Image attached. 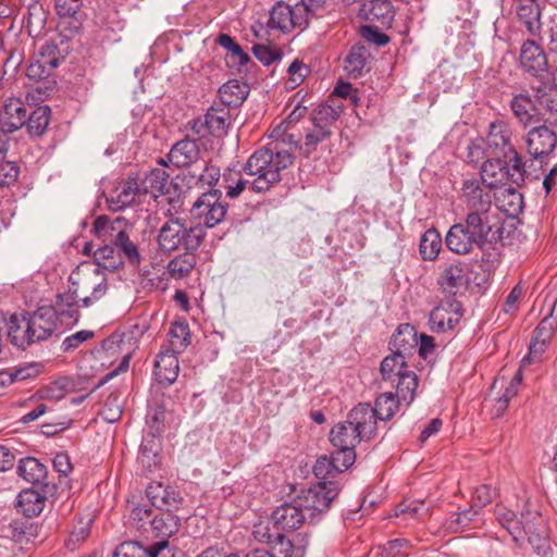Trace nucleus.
Here are the masks:
<instances>
[{
	"mask_svg": "<svg viewBox=\"0 0 557 557\" xmlns=\"http://www.w3.org/2000/svg\"><path fill=\"white\" fill-rule=\"evenodd\" d=\"M504 226L484 212H468L462 222L451 225L445 236L446 247L454 253L466 256L474 247L483 251L482 260L498 262L503 247Z\"/></svg>",
	"mask_w": 557,
	"mask_h": 557,
	"instance_id": "nucleus-1",
	"label": "nucleus"
},
{
	"mask_svg": "<svg viewBox=\"0 0 557 557\" xmlns=\"http://www.w3.org/2000/svg\"><path fill=\"white\" fill-rule=\"evenodd\" d=\"M297 149L298 141L294 136L284 135L256 150L244 166V172L253 177L250 188L256 193H265L281 182V172L294 163Z\"/></svg>",
	"mask_w": 557,
	"mask_h": 557,
	"instance_id": "nucleus-2",
	"label": "nucleus"
},
{
	"mask_svg": "<svg viewBox=\"0 0 557 557\" xmlns=\"http://www.w3.org/2000/svg\"><path fill=\"white\" fill-rule=\"evenodd\" d=\"M206 235L207 232L200 223L187 225L184 219L170 215L159 230L158 248L163 253H171L178 249L198 250Z\"/></svg>",
	"mask_w": 557,
	"mask_h": 557,
	"instance_id": "nucleus-3",
	"label": "nucleus"
},
{
	"mask_svg": "<svg viewBox=\"0 0 557 557\" xmlns=\"http://www.w3.org/2000/svg\"><path fill=\"white\" fill-rule=\"evenodd\" d=\"M126 227L127 223L123 218L111 220L107 215H99L94 221L92 232L103 242L112 243L122 259L125 258L133 268H139L143 258L138 246L129 238Z\"/></svg>",
	"mask_w": 557,
	"mask_h": 557,
	"instance_id": "nucleus-4",
	"label": "nucleus"
},
{
	"mask_svg": "<svg viewBox=\"0 0 557 557\" xmlns=\"http://www.w3.org/2000/svg\"><path fill=\"white\" fill-rule=\"evenodd\" d=\"M228 205L222 201V191L211 189L203 193L193 205L191 214L199 219L201 226L212 228L225 220Z\"/></svg>",
	"mask_w": 557,
	"mask_h": 557,
	"instance_id": "nucleus-5",
	"label": "nucleus"
},
{
	"mask_svg": "<svg viewBox=\"0 0 557 557\" xmlns=\"http://www.w3.org/2000/svg\"><path fill=\"white\" fill-rule=\"evenodd\" d=\"M525 149L532 160L546 164L557 149V133L546 123L532 127L525 134Z\"/></svg>",
	"mask_w": 557,
	"mask_h": 557,
	"instance_id": "nucleus-6",
	"label": "nucleus"
},
{
	"mask_svg": "<svg viewBox=\"0 0 557 557\" xmlns=\"http://www.w3.org/2000/svg\"><path fill=\"white\" fill-rule=\"evenodd\" d=\"M523 518V543L530 544L540 557H548L550 547L543 517L537 511L527 510Z\"/></svg>",
	"mask_w": 557,
	"mask_h": 557,
	"instance_id": "nucleus-7",
	"label": "nucleus"
},
{
	"mask_svg": "<svg viewBox=\"0 0 557 557\" xmlns=\"http://www.w3.org/2000/svg\"><path fill=\"white\" fill-rule=\"evenodd\" d=\"M308 24L301 10L296 4L290 7L283 1H277L270 11L268 27L288 34L295 28L304 29Z\"/></svg>",
	"mask_w": 557,
	"mask_h": 557,
	"instance_id": "nucleus-8",
	"label": "nucleus"
},
{
	"mask_svg": "<svg viewBox=\"0 0 557 557\" xmlns=\"http://www.w3.org/2000/svg\"><path fill=\"white\" fill-rule=\"evenodd\" d=\"M78 287L73 283L66 292L55 296L52 305L46 306L54 311L58 324L70 327L78 322Z\"/></svg>",
	"mask_w": 557,
	"mask_h": 557,
	"instance_id": "nucleus-9",
	"label": "nucleus"
},
{
	"mask_svg": "<svg viewBox=\"0 0 557 557\" xmlns=\"http://www.w3.org/2000/svg\"><path fill=\"white\" fill-rule=\"evenodd\" d=\"M34 344L48 339L57 330V315L51 308L41 306L34 312L24 311Z\"/></svg>",
	"mask_w": 557,
	"mask_h": 557,
	"instance_id": "nucleus-10",
	"label": "nucleus"
},
{
	"mask_svg": "<svg viewBox=\"0 0 557 557\" xmlns=\"http://www.w3.org/2000/svg\"><path fill=\"white\" fill-rule=\"evenodd\" d=\"M57 486L54 484H44L42 487L23 490L17 496L18 510L28 518L41 513L48 497L54 496Z\"/></svg>",
	"mask_w": 557,
	"mask_h": 557,
	"instance_id": "nucleus-11",
	"label": "nucleus"
},
{
	"mask_svg": "<svg viewBox=\"0 0 557 557\" xmlns=\"http://www.w3.org/2000/svg\"><path fill=\"white\" fill-rule=\"evenodd\" d=\"M146 495L151 505L164 511L178 510L184 504L181 493L161 482H151L146 488Z\"/></svg>",
	"mask_w": 557,
	"mask_h": 557,
	"instance_id": "nucleus-12",
	"label": "nucleus"
},
{
	"mask_svg": "<svg viewBox=\"0 0 557 557\" xmlns=\"http://www.w3.org/2000/svg\"><path fill=\"white\" fill-rule=\"evenodd\" d=\"M537 101L540 123L557 126V88L550 84L531 87Z\"/></svg>",
	"mask_w": 557,
	"mask_h": 557,
	"instance_id": "nucleus-13",
	"label": "nucleus"
},
{
	"mask_svg": "<svg viewBox=\"0 0 557 557\" xmlns=\"http://www.w3.org/2000/svg\"><path fill=\"white\" fill-rule=\"evenodd\" d=\"M170 554V543L166 540L157 541L148 546L138 541H126L116 546L112 557H168Z\"/></svg>",
	"mask_w": 557,
	"mask_h": 557,
	"instance_id": "nucleus-14",
	"label": "nucleus"
},
{
	"mask_svg": "<svg viewBox=\"0 0 557 557\" xmlns=\"http://www.w3.org/2000/svg\"><path fill=\"white\" fill-rule=\"evenodd\" d=\"M357 16L366 22L376 23L382 27H391L395 10L389 0H363Z\"/></svg>",
	"mask_w": 557,
	"mask_h": 557,
	"instance_id": "nucleus-15",
	"label": "nucleus"
},
{
	"mask_svg": "<svg viewBox=\"0 0 557 557\" xmlns=\"http://www.w3.org/2000/svg\"><path fill=\"white\" fill-rule=\"evenodd\" d=\"M201 156L199 139H193L189 136L176 141L169 154V161L176 168H193L198 163Z\"/></svg>",
	"mask_w": 557,
	"mask_h": 557,
	"instance_id": "nucleus-16",
	"label": "nucleus"
},
{
	"mask_svg": "<svg viewBox=\"0 0 557 557\" xmlns=\"http://www.w3.org/2000/svg\"><path fill=\"white\" fill-rule=\"evenodd\" d=\"M510 110L515 119L524 128L533 124L540 123L537 112V101L534 94L528 91L513 94L509 102Z\"/></svg>",
	"mask_w": 557,
	"mask_h": 557,
	"instance_id": "nucleus-17",
	"label": "nucleus"
},
{
	"mask_svg": "<svg viewBox=\"0 0 557 557\" xmlns=\"http://www.w3.org/2000/svg\"><path fill=\"white\" fill-rule=\"evenodd\" d=\"M271 518L274 529L281 532L298 530L307 521V516L294 504V500L276 507Z\"/></svg>",
	"mask_w": 557,
	"mask_h": 557,
	"instance_id": "nucleus-18",
	"label": "nucleus"
},
{
	"mask_svg": "<svg viewBox=\"0 0 557 557\" xmlns=\"http://www.w3.org/2000/svg\"><path fill=\"white\" fill-rule=\"evenodd\" d=\"M54 9L60 18L58 28L61 32H69V35H75L82 27L79 18L83 0H53Z\"/></svg>",
	"mask_w": 557,
	"mask_h": 557,
	"instance_id": "nucleus-19",
	"label": "nucleus"
},
{
	"mask_svg": "<svg viewBox=\"0 0 557 557\" xmlns=\"http://www.w3.org/2000/svg\"><path fill=\"white\" fill-rule=\"evenodd\" d=\"M346 420L356 428L362 436L370 441L376 435V421L372 407L368 403H360L347 414Z\"/></svg>",
	"mask_w": 557,
	"mask_h": 557,
	"instance_id": "nucleus-20",
	"label": "nucleus"
},
{
	"mask_svg": "<svg viewBox=\"0 0 557 557\" xmlns=\"http://www.w3.org/2000/svg\"><path fill=\"white\" fill-rule=\"evenodd\" d=\"M520 64L531 76L539 77L547 71V58L543 49L533 40L523 42L520 51Z\"/></svg>",
	"mask_w": 557,
	"mask_h": 557,
	"instance_id": "nucleus-21",
	"label": "nucleus"
},
{
	"mask_svg": "<svg viewBox=\"0 0 557 557\" xmlns=\"http://www.w3.org/2000/svg\"><path fill=\"white\" fill-rule=\"evenodd\" d=\"M177 355L168 348L157 355L153 373L159 384L169 386L176 381L180 372Z\"/></svg>",
	"mask_w": 557,
	"mask_h": 557,
	"instance_id": "nucleus-22",
	"label": "nucleus"
},
{
	"mask_svg": "<svg viewBox=\"0 0 557 557\" xmlns=\"http://www.w3.org/2000/svg\"><path fill=\"white\" fill-rule=\"evenodd\" d=\"M462 195L466 199L469 212H484L486 216H492L491 209V195L485 191L480 183L475 180H467L462 185Z\"/></svg>",
	"mask_w": 557,
	"mask_h": 557,
	"instance_id": "nucleus-23",
	"label": "nucleus"
},
{
	"mask_svg": "<svg viewBox=\"0 0 557 557\" xmlns=\"http://www.w3.org/2000/svg\"><path fill=\"white\" fill-rule=\"evenodd\" d=\"M27 109L18 98L8 99L0 109V125L7 132H15L26 123Z\"/></svg>",
	"mask_w": 557,
	"mask_h": 557,
	"instance_id": "nucleus-24",
	"label": "nucleus"
},
{
	"mask_svg": "<svg viewBox=\"0 0 557 557\" xmlns=\"http://www.w3.org/2000/svg\"><path fill=\"white\" fill-rule=\"evenodd\" d=\"M466 282V263L460 260H453L443 269L437 284L444 293L455 295Z\"/></svg>",
	"mask_w": 557,
	"mask_h": 557,
	"instance_id": "nucleus-25",
	"label": "nucleus"
},
{
	"mask_svg": "<svg viewBox=\"0 0 557 557\" xmlns=\"http://www.w3.org/2000/svg\"><path fill=\"white\" fill-rule=\"evenodd\" d=\"M138 195L136 180H126L119 183L107 197L109 209L120 211L131 206Z\"/></svg>",
	"mask_w": 557,
	"mask_h": 557,
	"instance_id": "nucleus-26",
	"label": "nucleus"
},
{
	"mask_svg": "<svg viewBox=\"0 0 557 557\" xmlns=\"http://www.w3.org/2000/svg\"><path fill=\"white\" fill-rule=\"evenodd\" d=\"M361 441H367L347 420L336 423L330 431V442L335 448L356 449Z\"/></svg>",
	"mask_w": 557,
	"mask_h": 557,
	"instance_id": "nucleus-27",
	"label": "nucleus"
},
{
	"mask_svg": "<svg viewBox=\"0 0 557 557\" xmlns=\"http://www.w3.org/2000/svg\"><path fill=\"white\" fill-rule=\"evenodd\" d=\"M17 474L34 487H42L44 484H50L48 479L47 466L41 463L35 457L22 458L17 463Z\"/></svg>",
	"mask_w": 557,
	"mask_h": 557,
	"instance_id": "nucleus-28",
	"label": "nucleus"
},
{
	"mask_svg": "<svg viewBox=\"0 0 557 557\" xmlns=\"http://www.w3.org/2000/svg\"><path fill=\"white\" fill-rule=\"evenodd\" d=\"M7 329L8 337L13 346L24 350L34 344L24 311L20 314H11L7 321Z\"/></svg>",
	"mask_w": 557,
	"mask_h": 557,
	"instance_id": "nucleus-29",
	"label": "nucleus"
},
{
	"mask_svg": "<svg viewBox=\"0 0 557 557\" xmlns=\"http://www.w3.org/2000/svg\"><path fill=\"white\" fill-rule=\"evenodd\" d=\"M205 124H207L209 135L219 138L225 136L231 126L230 108L222 103L212 106L205 114Z\"/></svg>",
	"mask_w": 557,
	"mask_h": 557,
	"instance_id": "nucleus-30",
	"label": "nucleus"
},
{
	"mask_svg": "<svg viewBox=\"0 0 557 557\" xmlns=\"http://www.w3.org/2000/svg\"><path fill=\"white\" fill-rule=\"evenodd\" d=\"M69 35L59 34L54 38L42 44L35 54L41 63L47 64L53 71L59 66L60 62L64 60L67 52V47L61 48L60 45Z\"/></svg>",
	"mask_w": 557,
	"mask_h": 557,
	"instance_id": "nucleus-31",
	"label": "nucleus"
},
{
	"mask_svg": "<svg viewBox=\"0 0 557 557\" xmlns=\"http://www.w3.org/2000/svg\"><path fill=\"white\" fill-rule=\"evenodd\" d=\"M508 174L507 162L499 158L488 159L481 166V180L490 189L505 184Z\"/></svg>",
	"mask_w": 557,
	"mask_h": 557,
	"instance_id": "nucleus-32",
	"label": "nucleus"
},
{
	"mask_svg": "<svg viewBox=\"0 0 557 557\" xmlns=\"http://www.w3.org/2000/svg\"><path fill=\"white\" fill-rule=\"evenodd\" d=\"M181 518L175 516L173 511H162L154 515L149 524L154 536L161 537L160 541L166 540L174 535L180 528Z\"/></svg>",
	"mask_w": 557,
	"mask_h": 557,
	"instance_id": "nucleus-33",
	"label": "nucleus"
},
{
	"mask_svg": "<svg viewBox=\"0 0 557 557\" xmlns=\"http://www.w3.org/2000/svg\"><path fill=\"white\" fill-rule=\"evenodd\" d=\"M370 57V51L364 45L355 44L345 58L344 69L347 75L352 78L362 76Z\"/></svg>",
	"mask_w": 557,
	"mask_h": 557,
	"instance_id": "nucleus-34",
	"label": "nucleus"
},
{
	"mask_svg": "<svg viewBox=\"0 0 557 557\" xmlns=\"http://www.w3.org/2000/svg\"><path fill=\"white\" fill-rule=\"evenodd\" d=\"M215 42L228 51V57L231 58L233 65L237 66L239 73L247 72L249 64L253 65L249 54L245 52L228 34H220L216 37Z\"/></svg>",
	"mask_w": 557,
	"mask_h": 557,
	"instance_id": "nucleus-35",
	"label": "nucleus"
},
{
	"mask_svg": "<svg viewBox=\"0 0 557 557\" xmlns=\"http://www.w3.org/2000/svg\"><path fill=\"white\" fill-rule=\"evenodd\" d=\"M248 94V85L237 79L226 82L219 89L221 103L227 108L239 107L246 100Z\"/></svg>",
	"mask_w": 557,
	"mask_h": 557,
	"instance_id": "nucleus-36",
	"label": "nucleus"
},
{
	"mask_svg": "<svg viewBox=\"0 0 557 557\" xmlns=\"http://www.w3.org/2000/svg\"><path fill=\"white\" fill-rule=\"evenodd\" d=\"M311 491L315 495L313 500L317 516H319L329 510L330 505L339 493V485L334 481H322L319 484L312 486Z\"/></svg>",
	"mask_w": 557,
	"mask_h": 557,
	"instance_id": "nucleus-37",
	"label": "nucleus"
},
{
	"mask_svg": "<svg viewBox=\"0 0 557 557\" xmlns=\"http://www.w3.org/2000/svg\"><path fill=\"white\" fill-rule=\"evenodd\" d=\"M511 136L512 132L509 124L503 120H496L488 126L486 141L490 147L507 151L510 147H513Z\"/></svg>",
	"mask_w": 557,
	"mask_h": 557,
	"instance_id": "nucleus-38",
	"label": "nucleus"
},
{
	"mask_svg": "<svg viewBox=\"0 0 557 557\" xmlns=\"http://www.w3.org/2000/svg\"><path fill=\"white\" fill-rule=\"evenodd\" d=\"M391 350L394 352L406 351V357L412 354L417 346V333L409 324H401L398 326L396 334L392 336L389 342Z\"/></svg>",
	"mask_w": 557,
	"mask_h": 557,
	"instance_id": "nucleus-39",
	"label": "nucleus"
},
{
	"mask_svg": "<svg viewBox=\"0 0 557 557\" xmlns=\"http://www.w3.org/2000/svg\"><path fill=\"white\" fill-rule=\"evenodd\" d=\"M407 357L406 351L394 352L386 356L380 366V372L384 381L395 382L396 379L406 370Z\"/></svg>",
	"mask_w": 557,
	"mask_h": 557,
	"instance_id": "nucleus-40",
	"label": "nucleus"
},
{
	"mask_svg": "<svg viewBox=\"0 0 557 557\" xmlns=\"http://www.w3.org/2000/svg\"><path fill=\"white\" fill-rule=\"evenodd\" d=\"M197 250H184L168 263V272L172 278H183L190 274L197 263Z\"/></svg>",
	"mask_w": 557,
	"mask_h": 557,
	"instance_id": "nucleus-41",
	"label": "nucleus"
},
{
	"mask_svg": "<svg viewBox=\"0 0 557 557\" xmlns=\"http://www.w3.org/2000/svg\"><path fill=\"white\" fill-rule=\"evenodd\" d=\"M95 262L102 267L104 270H109L111 272H114L119 269H121L124 264V260L121 257V253H119L116 247L109 242V244H104L100 246L95 252H94Z\"/></svg>",
	"mask_w": 557,
	"mask_h": 557,
	"instance_id": "nucleus-42",
	"label": "nucleus"
},
{
	"mask_svg": "<svg viewBox=\"0 0 557 557\" xmlns=\"http://www.w3.org/2000/svg\"><path fill=\"white\" fill-rule=\"evenodd\" d=\"M51 119V110L48 106H39L32 113H27L26 127L30 136L40 137L47 129Z\"/></svg>",
	"mask_w": 557,
	"mask_h": 557,
	"instance_id": "nucleus-43",
	"label": "nucleus"
},
{
	"mask_svg": "<svg viewBox=\"0 0 557 557\" xmlns=\"http://www.w3.org/2000/svg\"><path fill=\"white\" fill-rule=\"evenodd\" d=\"M460 309L461 302L455 299H449L436 306L429 315V325L431 331L437 333L445 332L447 315L451 314V311Z\"/></svg>",
	"mask_w": 557,
	"mask_h": 557,
	"instance_id": "nucleus-44",
	"label": "nucleus"
},
{
	"mask_svg": "<svg viewBox=\"0 0 557 557\" xmlns=\"http://www.w3.org/2000/svg\"><path fill=\"white\" fill-rule=\"evenodd\" d=\"M170 174L163 168L152 169L144 180L145 191L153 197L165 195L170 189Z\"/></svg>",
	"mask_w": 557,
	"mask_h": 557,
	"instance_id": "nucleus-45",
	"label": "nucleus"
},
{
	"mask_svg": "<svg viewBox=\"0 0 557 557\" xmlns=\"http://www.w3.org/2000/svg\"><path fill=\"white\" fill-rule=\"evenodd\" d=\"M170 345L168 349L182 354L190 344V331L185 321L173 322L169 330Z\"/></svg>",
	"mask_w": 557,
	"mask_h": 557,
	"instance_id": "nucleus-46",
	"label": "nucleus"
},
{
	"mask_svg": "<svg viewBox=\"0 0 557 557\" xmlns=\"http://www.w3.org/2000/svg\"><path fill=\"white\" fill-rule=\"evenodd\" d=\"M442 237L437 230L429 228L420 239L419 252L423 260L433 261L438 256L442 248Z\"/></svg>",
	"mask_w": 557,
	"mask_h": 557,
	"instance_id": "nucleus-47",
	"label": "nucleus"
},
{
	"mask_svg": "<svg viewBox=\"0 0 557 557\" xmlns=\"http://www.w3.org/2000/svg\"><path fill=\"white\" fill-rule=\"evenodd\" d=\"M342 113V107L334 108L327 103L320 104L311 114L312 125L322 129L332 131Z\"/></svg>",
	"mask_w": 557,
	"mask_h": 557,
	"instance_id": "nucleus-48",
	"label": "nucleus"
},
{
	"mask_svg": "<svg viewBox=\"0 0 557 557\" xmlns=\"http://www.w3.org/2000/svg\"><path fill=\"white\" fill-rule=\"evenodd\" d=\"M399 407V397L392 393H382L376 397L372 410L379 420L387 421L394 417Z\"/></svg>",
	"mask_w": 557,
	"mask_h": 557,
	"instance_id": "nucleus-49",
	"label": "nucleus"
},
{
	"mask_svg": "<svg viewBox=\"0 0 557 557\" xmlns=\"http://www.w3.org/2000/svg\"><path fill=\"white\" fill-rule=\"evenodd\" d=\"M397 396L410 404L414 398V392L418 387V376L414 372L406 369L397 379Z\"/></svg>",
	"mask_w": 557,
	"mask_h": 557,
	"instance_id": "nucleus-50",
	"label": "nucleus"
},
{
	"mask_svg": "<svg viewBox=\"0 0 557 557\" xmlns=\"http://www.w3.org/2000/svg\"><path fill=\"white\" fill-rule=\"evenodd\" d=\"M505 154L508 156V164H510V168L508 166V178L517 186H520L524 183L527 174L525 162L515 147H510L509 150L505 151Z\"/></svg>",
	"mask_w": 557,
	"mask_h": 557,
	"instance_id": "nucleus-51",
	"label": "nucleus"
},
{
	"mask_svg": "<svg viewBox=\"0 0 557 557\" xmlns=\"http://www.w3.org/2000/svg\"><path fill=\"white\" fill-rule=\"evenodd\" d=\"M166 410L164 405L158 404L151 407L146 417L148 433L152 437L160 436L165 429Z\"/></svg>",
	"mask_w": 557,
	"mask_h": 557,
	"instance_id": "nucleus-52",
	"label": "nucleus"
},
{
	"mask_svg": "<svg viewBox=\"0 0 557 557\" xmlns=\"http://www.w3.org/2000/svg\"><path fill=\"white\" fill-rule=\"evenodd\" d=\"M517 15L530 33H534L540 21V7L535 1L520 3L517 7Z\"/></svg>",
	"mask_w": 557,
	"mask_h": 557,
	"instance_id": "nucleus-53",
	"label": "nucleus"
},
{
	"mask_svg": "<svg viewBox=\"0 0 557 557\" xmlns=\"http://www.w3.org/2000/svg\"><path fill=\"white\" fill-rule=\"evenodd\" d=\"M332 133V131L313 126L312 129L306 134L304 145L299 147L304 156L309 157L317 149L319 144L331 137Z\"/></svg>",
	"mask_w": 557,
	"mask_h": 557,
	"instance_id": "nucleus-54",
	"label": "nucleus"
},
{
	"mask_svg": "<svg viewBox=\"0 0 557 557\" xmlns=\"http://www.w3.org/2000/svg\"><path fill=\"white\" fill-rule=\"evenodd\" d=\"M269 548L268 552L271 557H292L295 550L294 543L283 535L281 531H276Z\"/></svg>",
	"mask_w": 557,
	"mask_h": 557,
	"instance_id": "nucleus-55",
	"label": "nucleus"
},
{
	"mask_svg": "<svg viewBox=\"0 0 557 557\" xmlns=\"http://www.w3.org/2000/svg\"><path fill=\"white\" fill-rule=\"evenodd\" d=\"M314 497L315 495L310 487L308 490H302L301 493L293 499L294 504L300 507V510L305 516H307V520H309V522H313L317 517L313 500Z\"/></svg>",
	"mask_w": 557,
	"mask_h": 557,
	"instance_id": "nucleus-56",
	"label": "nucleus"
},
{
	"mask_svg": "<svg viewBox=\"0 0 557 557\" xmlns=\"http://www.w3.org/2000/svg\"><path fill=\"white\" fill-rule=\"evenodd\" d=\"M223 180L226 183V196L230 198L238 197L245 189V187L247 185L250 186L251 183V181L243 178L240 173L238 172H231L228 174H224Z\"/></svg>",
	"mask_w": 557,
	"mask_h": 557,
	"instance_id": "nucleus-57",
	"label": "nucleus"
},
{
	"mask_svg": "<svg viewBox=\"0 0 557 557\" xmlns=\"http://www.w3.org/2000/svg\"><path fill=\"white\" fill-rule=\"evenodd\" d=\"M331 459L338 473L346 471L356 460V450L350 448H336L331 454Z\"/></svg>",
	"mask_w": 557,
	"mask_h": 557,
	"instance_id": "nucleus-58",
	"label": "nucleus"
},
{
	"mask_svg": "<svg viewBox=\"0 0 557 557\" xmlns=\"http://www.w3.org/2000/svg\"><path fill=\"white\" fill-rule=\"evenodd\" d=\"M359 35L367 42L373 44L377 47H384L391 41L389 36L381 32L375 25H361L359 27Z\"/></svg>",
	"mask_w": 557,
	"mask_h": 557,
	"instance_id": "nucleus-59",
	"label": "nucleus"
},
{
	"mask_svg": "<svg viewBox=\"0 0 557 557\" xmlns=\"http://www.w3.org/2000/svg\"><path fill=\"white\" fill-rule=\"evenodd\" d=\"M518 394L517 382L508 384L503 395L498 397L491 410L493 418H499L507 410L510 400Z\"/></svg>",
	"mask_w": 557,
	"mask_h": 557,
	"instance_id": "nucleus-60",
	"label": "nucleus"
},
{
	"mask_svg": "<svg viewBox=\"0 0 557 557\" xmlns=\"http://www.w3.org/2000/svg\"><path fill=\"white\" fill-rule=\"evenodd\" d=\"M186 169V171H183L175 177L174 185L175 188L180 190V193H184L185 190H189L193 188H199V172L196 169Z\"/></svg>",
	"mask_w": 557,
	"mask_h": 557,
	"instance_id": "nucleus-61",
	"label": "nucleus"
},
{
	"mask_svg": "<svg viewBox=\"0 0 557 557\" xmlns=\"http://www.w3.org/2000/svg\"><path fill=\"white\" fill-rule=\"evenodd\" d=\"M20 175V166L12 161L0 163V187H9L16 183Z\"/></svg>",
	"mask_w": 557,
	"mask_h": 557,
	"instance_id": "nucleus-62",
	"label": "nucleus"
},
{
	"mask_svg": "<svg viewBox=\"0 0 557 557\" xmlns=\"http://www.w3.org/2000/svg\"><path fill=\"white\" fill-rule=\"evenodd\" d=\"M221 177L220 169L209 162H203L199 171V188L214 186Z\"/></svg>",
	"mask_w": 557,
	"mask_h": 557,
	"instance_id": "nucleus-63",
	"label": "nucleus"
},
{
	"mask_svg": "<svg viewBox=\"0 0 557 557\" xmlns=\"http://www.w3.org/2000/svg\"><path fill=\"white\" fill-rule=\"evenodd\" d=\"M52 72L53 70L50 66L41 63V61L34 55L26 69V76L32 81L39 82L48 78Z\"/></svg>",
	"mask_w": 557,
	"mask_h": 557,
	"instance_id": "nucleus-64",
	"label": "nucleus"
}]
</instances>
